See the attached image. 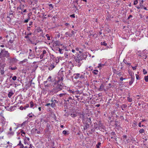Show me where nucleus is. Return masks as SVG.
I'll return each instance as SVG.
<instances>
[{
    "label": "nucleus",
    "mask_w": 148,
    "mask_h": 148,
    "mask_svg": "<svg viewBox=\"0 0 148 148\" xmlns=\"http://www.w3.org/2000/svg\"><path fill=\"white\" fill-rule=\"evenodd\" d=\"M101 44L102 45H104V46H106L107 45V44L106 43V42L105 41H104L103 42H101Z\"/></svg>",
    "instance_id": "a878e982"
},
{
    "label": "nucleus",
    "mask_w": 148,
    "mask_h": 148,
    "mask_svg": "<svg viewBox=\"0 0 148 148\" xmlns=\"http://www.w3.org/2000/svg\"><path fill=\"white\" fill-rule=\"evenodd\" d=\"M51 76L49 77L47 79V80L49 82H51Z\"/></svg>",
    "instance_id": "37998d69"
},
{
    "label": "nucleus",
    "mask_w": 148,
    "mask_h": 148,
    "mask_svg": "<svg viewBox=\"0 0 148 148\" xmlns=\"http://www.w3.org/2000/svg\"><path fill=\"white\" fill-rule=\"evenodd\" d=\"M49 7H50L49 8H51V9H52L53 8V6L52 4H49Z\"/></svg>",
    "instance_id": "3c124183"
},
{
    "label": "nucleus",
    "mask_w": 148,
    "mask_h": 148,
    "mask_svg": "<svg viewBox=\"0 0 148 148\" xmlns=\"http://www.w3.org/2000/svg\"><path fill=\"white\" fill-rule=\"evenodd\" d=\"M71 117H74L76 116H77V115L75 114H71Z\"/></svg>",
    "instance_id": "a18cd8bd"
},
{
    "label": "nucleus",
    "mask_w": 148,
    "mask_h": 148,
    "mask_svg": "<svg viewBox=\"0 0 148 148\" xmlns=\"http://www.w3.org/2000/svg\"><path fill=\"white\" fill-rule=\"evenodd\" d=\"M17 69V68L16 67V66H14V67H10L9 68V69H11L12 70H15L16 69Z\"/></svg>",
    "instance_id": "7c9ffc66"
},
{
    "label": "nucleus",
    "mask_w": 148,
    "mask_h": 148,
    "mask_svg": "<svg viewBox=\"0 0 148 148\" xmlns=\"http://www.w3.org/2000/svg\"><path fill=\"white\" fill-rule=\"evenodd\" d=\"M123 62L126 64H127L130 66L131 65V63H130L128 62L126 60H125L124 59L123 60Z\"/></svg>",
    "instance_id": "72a5a7b5"
},
{
    "label": "nucleus",
    "mask_w": 148,
    "mask_h": 148,
    "mask_svg": "<svg viewBox=\"0 0 148 148\" xmlns=\"http://www.w3.org/2000/svg\"><path fill=\"white\" fill-rule=\"evenodd\" d=\"M30 107L31 108H32L34 106H35V107H36L37 106V105H36V104L34 105V103L32 101H31L30 102Z\"/></svg>",
    "instance_id": "4be33fe9"
},
{
    "label": "nucleus",
    "mask_w": 148,
    "mask_h": 148,
    "mask_svg": "<svg viewBox=\"0 0 148 148\" xmlns=\"http://www.w3.org/2000/svg\"><path fill=\"white\" fill-rule=\"evenodd\" d=\"M29 104H26L25 106L24 107V110H25L27 108L29 107Z\"/></svg>",
    "instance_id": "4c0bfd02"
},
{
    "label": "nucleus",
    "mask_w": 148,
    "mask_h": 148,
    "mask_svg": "<svg viewBox=\"0 0 148 148\" xmlns=\"http://www.w3.org/2000/svg\"><path fill=\"white\" fill-rule=\"evenodd\" d=\"M19 146H20L19 148H24V146L23 144L20 145Z\"/></svg>",
    "instance_id": "69168bd1"
},
{
    "label": "nucleus",
    "mask_w": 148,
    "mask_h": 148,
    "mask_svg": "<svg viewBox=\"0 0 148 148\" xmlns=\"http://www.w3.org/2000/svg\"><path fill=\"white\" fill-rule=\"evenodd\" d=\"M104 89V86L103 84H102L101 86H100V87L99 89V90L100 91H102Z\"/></svg>",
    "instance_id": "6ab92c4d"
},
{
    "label": "nucleus",
    "mask_w": 148,
    "mask_h": 148,
    "mask_svg": "<svg viewBox=\"0 0 148 148\" xmlns=\"http://www.w3.org/2000/svg\"><path fill=\"white\" fill-rule=\"evenodd\" d=\"M51 102L52 103H51V106L52 108L55 107L56 103H58V101L53 98H52Z\"/></svg>",
    "instance_id": "0eeeda50"
},
{
    "label": "nucleus",
    "mask_w": 148,
    "mask_h": 148,
    "mask_svg": "<svg viewBox=\"0 0 148 148\" xmlns=\"http://www.w3.org/2000/svg\"><path fill=\"white\" fill-rule=\"evenodd\" d=\"M29 19H25V20H24V22L25 23H27L29 21Z\"/></svg>",
    "instance_id": "4d7b16f0"
},
{
    "label": "nucleus",
    "mask_w": 148,
    "mask_h": 148,
    "mask_svg": "<svg viewBox=\"0 0 148 148\" xmlns=\"http://www.w3.org/2000/svg\"><path fill=\"white\" fill-rule=\"evenodd\" d=\"M29 56L34 58L35 57V55L34 53H33L32 52H29Z\"/></svg>",
    "instance_id": "5701e85b"
},
{
    "label": "nucleus",
    "mask_w": 148,
    "mask_h": 148,
    "mask_svg": "<svg viewBox=\"0 0 148 148\" xmlns=\"http://www.w3.org/2000/svg\"><path fill=\"white\" fill-rule=\"evenodd\" d=\"M145 80L146 82H147L148 81V76H145Z\"/></svg>",
    "instance_id": "a19ab883"
},
{
    "label": "nucleus",
    "mask_w": 148,
    "mask_h": 148,
    "mask_svg": "<svg viewBox=\"0 0 148 148\" xmlns=\"http://www.w3.org/2000/svg\"><path fill=\"white\" fill-rule=\"evenodd\" d=\"M64 77V75L63 74V71L59 72L57 77L58 79L55 81L53 86V89L55 92H58L60 91L65 87L62 83Z\"/></svg>",
    "instance_id": "f257e3e1"
},
{
    "label": "nucleus",
    "mask_w": 148,
    "mask_h": 148,
    "mask_svg": "<svg viewBox=\"0 0 148 148\" xmlns=\"http://www.w3.org/2000/svg\"><path fill=\"white\" fill-rule=\"evenodd\" d=\"M65 35H66L67 37H68L67 36L69 37H71V35H70L69 32H66L65 34Z\"/></svg>",
    "instance_id": "aec40b11"
},
{
    "label": "nucleus",
    "mask_w": 148,
    "mask_h": 148,
    "mask_svg": "<svg viewBox=\"0 0 148 148\" xmlns=\"http://www.w3.org/2000/svg\"><path fill=\"white\" fill-rule=\"evenodd\" d=\"M25 38H26V39L27 38L29 40V36L27 34V35L25 37Z\"/></svg>",
    "instance_id": "e2e57ef3"
},
{
    "label": "nucleus",
    "mask_w": 148,
    "mask_h": 148,
    "mask_svg": "<svg viewBox=\"0 0 148 148\" xmlns=\"http://www.w3.org/2000/svg\"><path fill=\"white\" fill-rule=\"evenodd\" d=\"M37 129L36 128H33L32 130V132L33 133H35L36 132L37 130Z\"/></svg>",
    "instance_id": "c756f323"
},
{
    "label": "nucleus",
    "mask_w": 148,
    "mask_h": 148,
    "mask_svg": "<svg viewBox=\"0 0 148 148\" xmlns=\"http://www.w3.org/2000/svg\"><path fill=\"white\" fill-rule=\"evenodd\" d=\"M32 114V113L29 114L27 115V116L30 118L32 117L33 116H34L35 117V116L33 114Z\"/></svg>",
    "instance_id": "f704fd0d"
},
{
    "label": "nucleus",
    "mask_w": 148,
    "mask_h": 148,
    "mask_svg": "<svg viewBox=\"0 0 148 148\" xmlns=\"http://www.w3.org/2000/svg\"><path fill=\"white\" fill-rule=\"evenodd\" d=\"M59 48V51L60 53V54L63 53V51L64 49H60V48Z\"/></svg>",
    "instance_id": "393cba45"
},
{
    "label": "nucleus",
    "mask_w": 148,
    "mask_h": 148,
    "mask_svg": "<svg viewBox=\"0 0 148 148\" xmlns=\"http://www.w3.org/2000/svg\"><path fill=\"white\" fill-rule=\"evenodd\" d=\"M20 109L21 110H23V109L24 110V107H23L22 106H21L20 107Z\"/></svg>",
    "instance_id": "052dcab7"
},
{
    "label": "nucleus",
    "mask_w": 148,
    "mask_h": 148,
    "mask_svg": "<svg viewBox=\"0 0 148 148\" xmlns=\"http://www.w3.org/2000/svg\"><path fill=\"white\" fill-rule=\"evenodd\" d=\"M56 65L54 63H53L52 64H51L49 66L48 69L50 71L52 70L55 67Z\"/></svg>",
    "instance_id": "6e6552de"
},
{
    "label": "nucleus",
    "mask_w": 148,
    "mask_h": 148,
    "mask_svg": "<svg viewBox=\"0 0 148 148\" xmlns=\"http://www.w3.org/2000/svg\"><path fill=\"white\" fill-rule=\"evenodd\" d=\"M18 60L16 58H13L10 59V63L12 64H15L17 62Z\"/></svg>",
    "instance_id": "f8f14e48"
},
{
    "label": "nucleus",
    "mask_w": 148,
    "mask_h": 148,
    "mask_svg": "<svg viewBox=\"0 0 148 148\" xmlns=\"http://www.w3.org/2000/svg\"><path fill=\"white\" fill-rule=\"evenodd\" d=\"M42 31V29H41L40 28H39V29H38V32H41Z\"/></svg>",
    "instance_id": "bf43d9fd"
},
{
    "label": "nucleus",
    "mask_w": 148,
    "mask_h": 148,
    "mask_svg": "<svg viewBox=\"0 0 148 148\" xmlns=\"http://www.w3.org/2000/svg\"><path fill=\"white\" fill-rule=\"evenodd\" d=\"M140 6L141 8H143L145 10H147V8L146 7L144 6L143 5H140Z\"/></svg>",
    "instance_id": "2f4dec72"
},
{
    "label": "nucleus",
    "mask_w": 148,
    "mask_h": 148,
    "mask_svg": "<svg viewBox=\"0 0 148 148\" xmlns=\"http://www.w3.org/2000/svg\"><path fill=\"white\" fill-rule=\"evenodd\" d=\"M26 121H25L23 122V123H22L21 124H19V125H20V127H22L23 126H25V123H26Z\"/></svg>",
    "instance_id": "ea45409f"
},
{
    "label": "nucleus",
    "mask_w": 148,
    "mask_h": 148,
    "mask_svg": "<svg viewBox=\"0 0 148 148\" xmlns=\"http://www.w3.org/2000/svg\"><path fill=\"white\" fill-rule=\"evenodd\" d=\"M17 78V77L16 76H14L12 77V79L13 80L15 81L16 80Z\"/></svg>",
    "instance_id": "49530a36"
},
{
    "label": "nucleus",
    "mask_w": 148,
    "mask_h": 148,
    "mask_svg": "<svg viewBox=\"0 0 148 148\" xmlns=\"http://www.w3.org/2000/svg\"><path fill=\"white\" fill-rule=\"evenodd\" d=\"M67 94L66 93H61L59 94V96L60 97H64L66 95H67Z\"/></svg>",
    "instance_id": "412c9836"
},
{
    "label": "nucleus",
    "mask_w": 148,
    "mask_h": 148,
    "mask_svg": "<svg viewBox=\"0 0 148 148\" xmlns=\"http://www.w3.org/2000/svg\"><path fill=\"white\" fill-rule=\"evenodd\" d=\"M24 139H26V140H27V141H29V138L28 137H25V138H24Z\"/></svg>",
    "instance_id": "0e129e2a"
},
{
    "label": "nucleus",
    "mask_w": 148,
    "mask_h": 148,
    "mask_svg": "<svg viewBox=\"0 0 148 148\" xmlns=\"http://www.w3.org/2000/svg\"><path fill=\"white\" fill-rule=\"evenodd\" d=\"M92 73L95 75H97L98 74L99 71L97 70H94L92 72Z\"/></svg>",
    "instance_id": "b1692460"
},
{
    "label": "nucleus",
    "mask_w": 148,
    "mask_h": 148,
    "mask_svg": "<svg viewBox=\"0 0 148 148\" xmlns=\"http://www.w3.org/2000/svg\"><path fill=\"white\" fill-rule=\"evenodd\" d=\"M75 49L77 51H79V53H81V51H79V48L78 47H77Z\"/></svg>",
    "instance_id": "09e8293b"
},
{
    "label": "nucleus",
    "mask_w": 148,
    "mask_h": 148,
    "mask_svg": "<svg viewBox=\"0 0 148 148\" xmlns=\"http://www.w3.org/2000/svg\"><path fill=\"white\" fill-rule=\"evenodd\" d=\"M13 94L14 93L12 92V90H11L8 94V96L10 98Z\"/></svg>",
    "instance_id": "a211bd4d"
},
{
    "label": "nucleus",
    "mask_w": 148,
    "mask_h": 148,
    "mask_svg": "<svg viewBox=\"0 0 148 148\" xmlns=\"http://www.w3.org/2000/svg\"><path fill=\"white\" fill-rule=\"evenodd\" d=\"M127 105L125 104H123L122 105V106H121V108H125L127 107Z\"/></svg>",
    "instance_id": "603ef678"
},
{
    "label": "nucleus",
    "mask_w": 148,
    "mask_h": 148,
    "mask_svg": "<svg viewBox=\"0 0 148 148\" xmlns=\"http://www.w3.org/2000/svg\"><path fill=\"white\" fill-rule=\"evenodd\" d=\"M34 146L32 145V144H30L29 145V148H34Z\"/></svg>",
    "instance_id": "5fc2aeb1"
},
{
    "label": "nucleus",
    "mask_w": 148,
    "mask_h": 148,
    "mask_svg": "<svg viewBox=\"0 0 148 148\" xmlns=\"http://www.w3.org/2000/svg\"><path fill=\"white\" fill-rule=\"evenodd\" d=\"M9 36H10V39L9 42L11 44L13 43L15 38V36L14 34L12 32H10L9 33Z\"/></svg>",
    "instance_id": "20e7f679"
},
{
    "label": "nucleus",
    "mask_w": 148,
    "mask_h": 148,
    "mask_svg": "<svg viewBox=\"0 0 148 148\" xmlns=\"http://www.w3.org/2000/svg\"><path fill=\"white\" fill-rule=\"evenodd\" d=\"M47 53L46 51L45 50H43L42 53L40 56V59H42L43 57L45 56V55H47Z\"/></svg>",
    "instance_id": "ddd939ff"
},
{
    "label": "nucleus",
    "mask_w": 148,
    "mask_h": 148,
    "mask_svg": "<svg viewBox=\"0 0 148 148\" xmlns=\"http://www.w3.org/2000/svg\"><path fill=\"white\" fill-rule=\"evenodd\" d=\"M53 44L56 46H59L60 45H62V44H61L60 41H54L53 42Z\"/></svg>",
    "instance_id": "9d476101"
},
{
    "label": "nucleus",
    "mask_w": 148,
    "mask_h": 148,
    "mask_svg": "<svg viewBox=\"0 0 148 148\" xmlns=\"http://www.w3.org/2000/svg\"><path fill=\"white\" fill-rule=\"evenodd\" d=\"M138 0H134V5H135L138 3Z\"/></svg>",
    "instance_id": "de8ad7c7"
},
{
    "label": "nucleus",
    "mask_w": 148,
    "mask_h": 148,
    "mask_svg": "<svg viewBox=\"0 0 148 148\" xmlns=\"http://www.w3.org/2000/svg\"><path fill=\"white\" fill-rule=\"evenodd\" d=\"M46 36L47 37V40H50V38L49 35L48 34H47L46 35Z\"/></svg>",
    "instance_id": "79ce46f5"
},
{
    "label": "nucleus",
    "mask_w": 148,
    "mask_h": 148,
    "mask_svg": "<svg viewBox=\"0 0 148 148\" xmlns=\"http://www.w3.org/2000/svg\"><path fill=\"white\" fill-rule=\"evenodd\" d=\"M144 51H145V50H144V51L140 53V56L141 57H143L145 59H146L147 58V56L146 55Z\"/></svg>",
    "instance_id": "4468645a"
},
{
    "label": "nucleus",
    "mask_w": 148,
    "mask_h": 148,
    "mask_svg": "<svg viewBox=\"0 0 148 148\" xmlns=\"http://www.w3.org/2000/svg\"><path fill=\"white\" fill-rule=\"evenodd\" d=\"M0 53V63H5V58H8L10 57V53L5 49H1Z\"/></svg>",
    "instance_id": "7ed1b4c3"
},
{
    "label": "nucleus",
    "mask_w": 148,
    "mask_h": 148,
    "mask_svg": "<svg viewBox=\"0 0 148 148\" xmlns=\"http://www.w3.org/2000/svg\"><path fill=\"white\" fill-rule=\"evenodd\" d=\"M127 100L128 101L130 102H131L132 101V99L130 97H127Z\"/></svg>",
    "instance_id": "c9c22d12"
},
{
    "label": "nucleus",
    "mask_w": 148,
    "mask_h": 148,
    "mask_svg": "<svg viewBox=\"0 0 148 148\" xmlns=\"http://www.w3.org/2000/svg\"><path fill=\"white\" fill-rule=\"evenodd\" d=\"M87 56V55L85 53H81L80 54L77 55L76 56H75L74 59L76 65L79 67L82 63V60L85 59Z\"/></svg>",
    "instance_id": "f03ea898"
},
{
    "label": "nucleus",
    "mask_w": 148,
    "mask_h": 148,
    "mask_svg": "<svg viewBox=\"0 0 148 148\" xmlns=\"http://www.w3.org/2000/svg\"><path fill=\"white\" fill-rule=\"evenodd\" d=\"M89 124L86 123L85 124V125L84 126V129L85 130H86L87 128H89Z\"/></svg>",
    "instance_id": "f3484780"
},
{
    "label": "nucleus",
    "mask_w": 148,
    "mask_h": 148,
    "mask_svg": "<svg viewBox=\"0 0 148 148\" xmlns=\"http://www.w3.org/2000/svg\"><path fill=\"white\" fill-rule=\"evenodd\" d=\"M98 129L100 130L104 129L105 127L101 123H99L98 124Z\"/></svg>",
    "instance_id": "9b49d317"
},
{
    "label": "nucleus",
    "mask_w": 148,
    "mask_h": 148,
    "mask_svg": "<svg viewBox=\"0 0 148 148\" xmlns=\"http://www.w3.org/2000/svg\"><path fill=\"white\" fill-rule=\"evenodd\" d=\"M75 33L76 32H74L72 30L71 31V33L70 34V35H71V37H72L73 35H74L75 34Z\"/></svg>",
    "instance_id": "58836bf2"
},
{
    "label": "nucleus",
    "mask_w": 148,
    "mask_h": 148,
    "mask_svg": "<svg viewBox=\"0 0 148 148\" xmlns=\"http://www.w3.org/2000/svg\"><path fill=\"white\" fill-rule=\"evenodd\" d=\"M145 132V130L143 129H141L139 130V132L140 133L142 134L144 133Z\"/></svg>",
    "instance_id": "473e14b6"
},
{
    "label": "nucleus",
    "mask_w": 148,
    "mask_h": 148,
    "mask_svg": "<svg viewBox=\"0 0 148 148\" xmlns=\"http://www.w3.org/2000/svg\"><path fill=\"white\" fill-rule=\"evenodd\" d=\"M6 64L0 63V73L1 75H3L4 73V68Z\"/></svg>",
    "instance_id": "423d86ee"
},
{
    "label": "nucleus",
    "mask_w": 148,
    "mask_h": 148,
    "mask_svg": "<svg viewBox=\"0 0 148 148\" xmlns=\"http://www.w3.org/2000/svg\"><path fill=\"white\" fill-rule=\"evenodd\" d=\"M131 80L129 82V84L130 85H131L133 83L134 79V77H131Z\"/></svg>",
    "instance_id": "dca6fc26"
},
{
    "label": "nucleus",
    "mask_w": 148,
    "mask_h": 148,
    "mask_svg": "<svg viewBox=\"0 0 148 148\" xmlns=\"http://www.w3.org/2000/svg\"><path fill=\"white\" fill-rule=\"evenodd\" d=\"M24 143L25 145H29V142L27 141V140L26 139H24Z\"/></svg>",
    "instance_id": "c85d7f7f"
},
{
    "label": "nucleus",
    "mask_w": 148,
    "mask_h": 148,
    "mask_svg": "<svg viewBox=\"0 0 148 148\" xmlns=\"http://www.w3.org/2000/svg\"><path fill=\"white\" fill-rule=\"evenodd\" d=\"M25 6L24 5H22L21 6H20L19 9L21 10V11L20 12L21 14H23V13L26 12H27L26 9L23 10V8Z\"/></svg>",
    "instance_id": "1a4fd4ad"
},
{
    "label": "nucleus",
    "mask_w": 148,
    "mask_h": 148,
    "mask_svg": "<svg viewBox=\"0 0 148 148\" xmlns=\"http://www.w3.org/2000/svg\"><path fill=\"white\" fill-rule=\"evenodd\" d=\"M101 143L100 142H98L97 143V144L96 145L97 148H100L99 146H101Z\"/></svg>",
    "instance_id": "bb28decb"
},
{
    "label": "nucleus",
    "mask_w": 148,
    "mask_h": 148,
    "mask_svg": "<svg viewBox=\"0 0 148 148\" xmlns=\"http://www.w3.org/2000/svg\"><path fill=\"white\" fill-rule=\"evenodd\" d=\"M79 93V90L77 91H75V94H78V93Z\"/></svg>",
    "instance_id": "13d9d810"
},
{
    "label": "nucleus",
    "mask_w": 148,
    "mask_h": 148,
    "mask_svg": "<svg viewBox=\"0 0 148 148\" xmlns=\"http://www.w3.org/2000/svg\"><path fill=\"white\" fill-rule=\"evenodd\" d=\"M88 73L86 71L80 73V79L85 80L87 78L86 75H88Z\"/></svg>",
    "instance_id": "39448f33"
},
{
    "label": "nucleus",
    "mask_w": 148,
    "mask_h": 148,
    "mask_svg": "<svg viewBox=\"0 0 148 148\" xmlns=\"http://www.w3.org/2000/svg\"><path fill=\"white\" fill-rule=\"evenodd\" d=\"M143 74L144 75L146 74V73H147V71L145 69H143Z\"/></svg>",
    "instance_id": "8fccbe9b"
},
{
    "label": "nucleus",
    "mask_w": 148,
    "mask_h": 148,
    "mask_svg": "<svg viewBox=\"0 0 148 148\" xmlns=\"http://www.w3.org/2000/svg\"><path fill=\"white\" fill-rule=\"evenodd\" d=\"M70 17H72V18H75V14H73L70 15Z\"/></svg>",
    "instance_id": "338daca9"
},
{
    "label": "nucleus",
    "mask_w": 148,
    "mask_h": 148,
    "mask_svg": "<svg viewBox=\"0 0 148 148\" xmlns=\"http://www.w3.org/2000/svg\"><path fill=\"white\" fill-rule=\"evenodd\" d=\"M73 75L75 76L74 78L75 79H80V73H75L73 74Z\"/></svg>",
    "instance_id": "2eb2a0df"
},
{
    "label": "nucleus",
    "mask_w": 148,
    "mask_h": 148,
    "mask_svg": "<svg viewBox=\"0 0 148 148\" xmlns=\"http://www.w3.org/2000/svg\"><path fill=\"white\" fill-rule=\"evenodd\" d=\"M136 78L137 79H139V76L137 74H136Z\"/></svg>",
    "instance_id": "774afa93"
},
{
    "label": "nucleus",
    "mask_w": 148,
    "mask_h": 148,
    "mask_svg": "<svg viewBox=\"0 0 148 148\" xmlns=\"http://www.w3.org/2000/svg\"><path fill=\"white\" fill-rule=\"evenodd\" d=\"M62 133L63 134L66 135L67 134V132L65 130H64L62 132Z\"/></svg>",
    "instance_id": "680f3d73"
},
{
    "label": "nucleus",
    "mask_w": 148,
    "mask_h": 148,
    "mask_svg": "<svg viewBox=\"0 0 148 148\" xmlns=\"http://www.w3.org/2000/svg\"><path fill=\"white\" fill-rule=\"evenodd\" d=\"M21 132L22 133L21 135L23 136H24L25 134V132L23 130H21Z\"/></svg>",
    "instance_id": "e433bc0d"
},
{
    "label": "nucleus",
    "mask_w": 148,
    "mask_h": 148,
    "mask_svg": "<svg viewBox=\"0 0 148 148\" xmlns=\"http://www.w3.org/2000/svg\"><path fill=\"white\" fill-rule=\"evenodd\" d=\"M29 40L30 41L32 44H34L35 45H36V43H34V42H33L30 40V39H29Z\"/></svg>",
    "instance_id": "6e6d98bb"
},
{
    "label": "nucleus",
    "mask_w": 148,
    "mask_h": 148,
    "mask_svg": "<svg viewBox=\"0 0 148 148\" xmlns=\"http://www.w3.org/2000/svg\"><path fill=\"white\" fill-rule=\"evenodd\" d=\"M137 66H135L134 67L132 66V68L133 70H135L136 69Z\"/></svg>",
    "instance_id": "864d4df0"
},
{
    "label": "nucleus",
    "mask_w": 148,
    "mask_h": 148,
    "mask_svg": "<svg viewBox=\"0 0 148 148\" xmlns=\"http://www.w3.org/2000/svg\"><path fill=\"white\" fill-rule=\"evenodd\" d=\"M69 92L70 93H73V94H74L75 93V91H74L71 90H69Z\"/></svg>",
    "instance_id": "c03bdc74"
},
{
    "label": "nucleus",
    "mask_w": 148,
    "mask_h": 148,
    "mask_svg": "<svg viewBox=\"0 0 148 148\" xmlns=\"http://www.w3.org/2000/svg\"><path fill=\"white\" fill-rule=\"evenodd\" d=\"M69 53L68 52H66L64 53V56L65 58H68L69 57Z\"/></svg>",
    "instance_id": "cd10ccee"
}]
</instances>
